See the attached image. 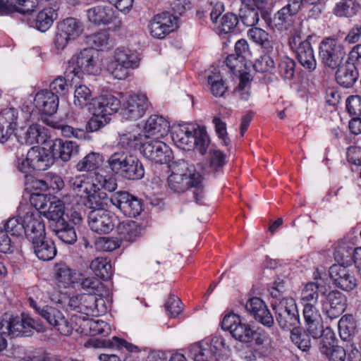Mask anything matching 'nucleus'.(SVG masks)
I'll list each match as a JSON object with an SVG mask.
<instances>
[{
  "label": "nucleus",
  "mask_w": 361,
  "mask_h": 361,
  "mask_svg": "<svg viewBox=\"0 0 361 361\" xmlns=\"http://www.w3.org/2000/svg\"><path fill=\"white\" fill-rule=\"evenodd\" d=\"M121 107V102L111 94L102 95L95 98L89 107L92 114L86 125L87 132H95L109 123L110 115L116 112Z\"/></svg>",
  "instance_id": "obj_1"
},
{
  "label": "nucleus",
  "mask_w": 361,
  "mask_h": 361,
  "mask_svg": "<svg viewBox=\"0 0 361 361\" xmlns=\"http://www.w3.org/2000/svg\"><path fill=\"white\" fill-rule=\"evenodd\" d=\"M171 138L179 148L190 150L194 147L202 155L205 154L210 144L205 130L193 126L175 128L171 132Z\"/></svg>",
  "instance_id": "obj_2"
},
{
  "label": "nucleus",
  "mask_w": 361,
  "mask_h": 361,
  "mask_svg": "<svg viewBox=\"0 0 361 361\" xmlns=\"http://www.w3.org/2000/svg\"><path fill=\"white\" fill-rule=\"evenodd\" d=\"M111 170L128 180H140L144 177L145 169L142 162L135 156L124 152H116L108 159Z\"/></svg>",
  "instance_id": "obj_3"
},
{
  "label": "nucleus",
  "mask_w": 361,
  "mask_h": 361,
  "mask_svg": "<svg viewBox=\"0 0 361 361\" xmlns=\"http://www.w3.org/2000/svg\"><path fill=\"white\" fill-rule=\"evenodd\" d=\"M33 329L39 331L42 329L40 324L27 314L20 316L5 313L0 319V334L4 336L12 338L18 336H29Z\"/></svg>",
  "instance_id": "obj_4"
},
{
  "label": "nucleus",
  "mask_w": 361,
  "mask_h": 361,
  "mask_svg": "<svg viewBox=\"0 0 361 361\" xmlns=\"http://www.w3.org/2000/svg\"><path fill=\"white\" fill-rule=\"evenodd\" d=\"M188 173H178L173 172L168 178L169 188L176 193H182L190 188H194L193 195L197 203L202 204L204 197L202 176L198 172L188 169Z\"/></svg>",
  "instance_id": "obj_5"
},
{
  "label": "nucleus",
  "mask_w": 361,
  "mask_h": 361,
  "mask_svg": "<svg viewBox=\"0 0 361 361\" xmlns=\"http://www.w3.org/2000/svg\"><path fill=\"white\" fill-rule=\"evenodd\" d=\"M84 31L83 23L75 18H66L57 23L53 39L54 48L63 51L71 41L77 39Z\"/></svg>",
  "instance_id": "obj_6"
},
{
  "label": "nucleus",
  "mask_w": 361,
  "mask_h": 361,
  "mask_svg": "<svg viewBox=\"0 0 361 361\" xmlns=\"http://www.w3.org/2000/svg\"><path fill=\"white\" fill-rule=\"evenodd\" d=\"M276 321L283 330L293 329L300 324L296 303L292 298H284L272 304Z\"/></svg>",
  "instance_id": "obj_7"
},
{
  "label": "nucleus",
  "mask_w": 361,
  "mask_h": 361,
  "mask_svg": "<svg viewBox=\"0 0 361 361\" xmlns=\"http://www.w3.org/2000/svg\"><path fill=\"white\" fill-rule=\"evenodd\" d=\"M87 220L90 230L101 235L111 233L118 223L117 216L106 209L91 210Z\"/></svg>",
  "instance_id": "obj_8"
},
{
  "label": "nucleus",
  "mask_w": 361,
  "mask_h": 361,
  "mask_svg": "<svg viewBox=\"0 0 361 361\" xmlns=\"http://www.w3.org/2000/svg\"><path fill=\"white\" fill-rule=\"evenodd\" d=\"M221 328L228 331L233 338L243 343L251 342L256 335L250 326L242 322L240 317L235 314L225 315L221 322Z\"/></svg>",
  "instance_id": "obj_9"
},
{
  "label": "nucleus",
  "mask_w": 361,
  "mask_h": 361,
  "mask_svg": "<svg viewBox=\"0 0 361 361\" xmlns=\"http://www.w3.org/2000/svg\"><path fill=\"white\" fill-rule=\"evenodd\" d=\"M104 303L102 298L98 299L93 294H80L74 295L69 299L68 306L70 308L80 314H74L72 317L78 316H94L99 314V303Z\"/></svg>",
  "instance_id": "obj_10"
},
{
  "label": "nucleus",
  "mask_w": 361,
  "mask_h": 361,
  "mask_svg": "<svg viewBox=\"0 0 361 361\" xmlns=\"http://www.w3.org/2000/svg\"><path fill=\"white\" fill-rule=\"evenodd\" d=\"M140 151L149 160L161 164H168L173 157L171 148L157 138L143 142Z\"/></svg>",
  "instance_id": "obj_11"
},
{
  "label": "nucleus",
  "mask_w": 361,
  "mask_h": 361,
  "mask_svg": "<svg viewBox=\"0 0 361 361\" xmlns=\"http://www.w3.org/2000/svg\"><path fill=\"white\" fill-rule=\"evenodd\" d=\"M110 201L125 216L136 217L142 210V201L128 192L119 191L111 195Z\"/></svg>",
  "instance_id": "obj_12"
},
{
  "label": "nucleus",
  "mask_w": 361,
  "mask_h": 361,
  "mask_svg": "<svg viewBox=\"0 0 361 361\" xmlns=\"http://www.w3.org/2000/svg\"><path fill=\"white\" fill-rule=\"evenodd\" d=\"M320 56L323 63L328 68H338L344 57L345 51L342 45L332 38H326L320 44Z\"/></svg>",
  "instance_id": "obj_13"
},
{
  "label": "nucleus",
  "mask_w": 361,
  "mask_h": 361,
  "mask_svg": "<svg viewBox=\"0 0 361 361\" xmlns=\"http://www.w3.org/2000/svg\"><path fill=\"white\" fill-rule=\"evenodd\" d=\"M149 106L145 94H131L123 102L121 114L126 120L136 121L142 118Z\"/></svg>",
  "instance_id": "obj_14"
},
{
  "label": "nucleus",
  "mask_w": 361,
  "mask_h": 361,
  "mask_svg": "<svg viewBox=\"0 0 361 361\" xmlns=\"http://www.w3.org/2000/svg\"><path fill=\"white\" fill-rule=\"evenodd\" d=\"M300 0H288V3L275 15L269 25L279 30L289 29L295 21L296 14L300 11Z\"/></svg>",
  "instance_id": "obj_15"
},
{
  "label": "nucleus",
  "mask_w": 361,
  "mask_h": 361,
  "mask_svg": "<svg viewBox=\"0 0 361 361\" xmlns=\"http://www.w3.org/2000/svg\"><path fill=\"white\" fill-rule=\"evenodd\" d=\"M74 329L76 331L90 336H107L110 333L109 325L101 319L94 320L88 317H72Z\"/></svg>",
  "instance_id": "obj_16"
},
{
  "label": "nucleus",
  "mask_w": 361,
  "mask_h": 361,
  "mask_svg": "<svg viewBox=\"0 0 361 361\" xmlns=\"http://www.w3.org/2000/svg\"><path fill=\"white\" fill-rule=\"evenodd\" d=\"M39 315L62 335L69 336L74 329L73 320L68 322L63 313L54 307L44 306L39 312Z\"/></svg>",
  "instance_id": "obj_17"
},
{
  "label": "nucleus",
  "mask_w": 361,
  "mask_h": 361,
  "mask_svg": "<svg viewBox=\"0 0 361 361\" xmlns=\"http://www.w3.org/2000/svg\"><path fill=\"white\" fill-rule=\"evenodd\" d=\"M176 25V18L166 12L154 16L150 20L149 29L153 37L163 39L175 30Z\"/></svg>",
  "instance_id": "obj_18"
},
{
  "label": "nucleus",
  "mask_w": 361,
  "mask_h": 361,
  "mask_svg": "<svg viewBox=\"0 0 361 361\" xmlns=\"http://www.w3.org/2000/svg\"><path fill=\"white\" fill-rule=\"evenodd\" d=\"M329 276L337 287L350 291L357 286V279L347 267L342 264H333L329 270Z\"/></svg>",
  "instance_id": "obj_19"
},
{
  "label": "nucleus",
  "mask_w": 361,
  "mask_h": 361,
  "mask_svg": "<svg viewBox=\"0 0 361 361\" xmlns=\"http://www.w3.org/2000/svg\"><path fill=\"white\" fill-rule=\"evenodd\" d=\"M102 64V55L96 50L84 48L74 54L68 60L70 68L99 67Z\"/></svg>",
  "instance_id": "obj_20"
},
{
  "label": "nucleus",
  "mask_w": 361,
  "mask_h": 361,
  "mask_svg": "<svg viewBox=\"0 0 361 361\" xmlns=\"http://www.w3.org/2000/svg\"><path fill=\"white\" fill-rule=\"evenodd\" d=\"M346 306L345 296L338 290L330 291L322 302V311L330 319L338 318Z\"/></svg>",
  "instance_id": "obj_21"
},
{
  "label": "nucleus",
  "mask_w": 361,
  "mask_h": 361,
  "mask_svg": "<svg viewBox=\"0 0 361 361\" xmlns=\"http://www.w3.org/2000/svg\"><path fill=\"white\" fill-rule=\"evenodd\" d=\"M317 305H308L303 306V317L307 333L314 338L318 339L322 336L324 331L322 319Z\"/></svg>",
  "instance_id": "obj_22"
},
{
  "label": "nucleus",
  "mask_w": 361,
  "mask_h": 361,
  "mask_svg": "<svg viewBox=\"0 0 361 361\" xmlns=\"http://www.w3.org/2000/svg\"><path fill=\"white\" fill-rule=\"evenodd\" d=\"M311 38L312 36L309 35L306 39L301 41L300 35L295 34L290 41V45L297 48L298 62L306 68H315L316 66L313 49L310 42Z\"/></svg>",
  "instance_id": "obj_23"
},
{
  "label": "nucleus",
  "mask_w": 361,
  "mask_h": 361,
  "mask_svg": "<svg viewBox=\"0 0 361 361\" xmlns=\"http://www.w3.org/2000/svg\"><path fill=\"white\" fill-rule=\"evenodd\" d=\"M24 235L31 243L46 235L44 223L37 212H27L24 215Z\"/></svg>",
  "instance_id": "obj_24"
},
{
  "label": "nucleus",
  "mask_w": 361,
  "mask_h": 361,
  "mask_svg": "<svg viewBox=\"0 0 361 361\" xmlns=\"http://www.w3.org/2000/svg\"><path fill=\"white\" fill-rule=\"evenodd\" d=\"M245 310L256 321L264 326L271 327L274 323V317L264 301L258 297L250 298L245 304Z\"/></svg>",
  "instance_id": "obj_25"
},
{
  "label": "nucleus",
  "mask_w": 361,
  "mask_h": 361,
  "mask_svg": "<svg viewBox=\"0 0 361 361\" xmlns=\"http://www.w3.org/2000/svg\"><path fill=\"white\" fill-rule=\"evenodd\" d=\"M34 105L43 114L51 116L57 111L59 97L49 90H42L36 93Z\"/></svg>",
  "instance_id": "obj_26"
},
{
  "label": "nucleus",
  "mask_w": 361,
  "mask_h": 361,
  "mask_svg": "<svg viewBox=\"0 0 361 361\" xmlns=\"http://www.w3.org/2000/svg\"><path fill=\"white\" fill-rule=\"evenodd\" d=\"M80 146L75 142L63 141L61 139L55 140L51 147L52 157L63 161H68L78 156Z\"/></svg>",
  "instance_id": "obj_27"
},
{
  "label": "nucleus",
  "mask_w": 361,
  "mask_h": 361,
  "mask_svg": "<svg viewBox=\"0 0 361 361\" xmlns=\"http://www.w3.org/2000/svg\"><path fill=\"white\" fill-rule=\"evenodd\" d=\"M169 121L161 116L152 115L146 121L144 126V133L146 137L157 136V138L163 137L169 131Z\"/></svg>",
  "instance_id": "obj_28"
},
{
  "label": "nucleus",
  "mask_w": 361,
  "mask_h": 361,
  "mask_svg": "<svg viewBox=\"0 0 361 361\" xmlns=\"http://www.w3.org/2000/svg\"><path fill=\"white\" fill-rule=\"evenodd\" d=\"M87 16L89 21L95 25H108L116 18V12L110 6L99 5L89 8Z\"/></svg>",
  "instance_id": "obj_29"
},
{
  "label": "nucleus",
  "mask_w": 361,
  "mask_h": 361,
  "mask_svg": "<svg viewBox=\"0 0 361 361\" xmlns=\"http://www.w3.org/2000/svg\"><path fill=\"white\" fill-rule=\"evenodd\" d=\"M85 347H92L94 348H116L118 350H122L126 349L127 351L130 353H137L139 352V348L137 346L134 345L132 343H128L124 339L119 338L116 336H114L112 339H97L92 338L90 339L87 342H86Z\"/></svg>",
  "instance_id": "obj_30"
},
{
  "label": "nucleus",
  "mask_w": 361,
  "mask_h": 361,
  "mask_svg": "<svg viewBox=\"0 0 361 361\" xmlns=\"http://www.w3.org/2000/svg\"><path fill=\"white\" fill-rule=\"evenodd\" d=\"M54 276L58 286L65 288L80 281V274L65 263L56 264Z\"/></svg>",
  "instance_id": "obj_31"
},
{
  "label": "nucleus",
  "mask_w": 361,
  "mask_h": 361,
  "mask_svg": "<svg viewBox=\"0 0 361 361\" xmlns=\"http://www.w3.org/2000/svg\"><path fill=\"white\" fill-rule=\"evenodd\" d=\"M50 228L59 240L66 244L72 245L77 240V235L74 227L64 219L50 223Z\"/></svg>",
  "instance_id": "obj_32"
},
{
  "label": "nucleus",
  "mask_w": 361,
  "mask_h": 361,
  "mask_svg": "<svg viewBox=\"0 0 361 361\" xmlns=\"http://www.w3.org/2000/svg\"><path fill=\"white\" fill-rule=\"evenodd\" d=\"M114 58L116 66L121 68H137L140 65L139 54L128 48H117Z\"/></svg>",
  "instance_id": "obj_33"
},
{
  "label": "nucleus",
  "mask_w": 361,
  "mask_h": 361,
  "mask_svg": "<svg viewBox=\"0 0 361 361\" xmlns=\"http://www.w3.org/2000/svg\"><path fill=\"white\" fill-rule=\"evenodd\" d=\"M32 247L35 255L42 261L51 260L57 252L54 241L46 235L32 242Z\"/></svg>",
  "instance_id": "obj_34"
},
{
  "label": "nucleus",
  "mask_w": 361,
  "mask_h": 361,
  "mask_svg": "<svg viewBox=\"0 0 361 361\" xmlns=\"http://www.w3.org/2000/svg\"><path fill=\"white\" fill-rule=\"evenodd\" d=\"M26 156L34 171H45L51 164L50 158L44 148L32 147L28 150Z\"/></svg>",
  "instance_id": "obj_35"
},
{
  "label": "nucleus",
  "mask_w": 361,
  "mask_h": 361,
  "mask_svg": "<svg viewBox=\"0 0 361 361\" xmlns=\"http://www.w3.org/2000/svg\"><path fill=\"white\" fill-rule=\"evenodd\" d=\"M35 8V0H0V13L8 14L13 11L29 13Z\"/></svg>",
  "instance_id": "obj_36"
},
{
  "label": "nucleus",
  "mask_w": 361,
  "mask_h": 361,
  "mask_svg": "<svg viewBox=\"0 0 361 361\" xmlns=\"http://www.w3.org/2000/svg\"><path fill=\"white\" fill-rule=\"evenodd\" d=\"M339 335L342 340L353 343L357 333V324L352 315H345L338 322Z\"/></svg>",
  "instance_id": "obj_37"
},
{
  "label": "nucleus",
  "mask_w": 361,
  "mask_h": 361,
  "mask_svg": "<svg viewBox=\"0 0 361 361\" xmlns=\"http://www.w3.org/2000/svg\"><path fill=\"white\" fill-rule=\"evenodd\" d=\"M117 233L121 240L133 242L140 235V227L133 221H123L117 226Z\"/></svg>",
  "instance_id": "obj_38"
},
{
  "label": "nucleus",
  "mask_w": 361,
  "mask_h": 361,
  "mask_svg": "<svg viewBox=\"0 0 361 361\" xmlns=\"http://www.w3.org/2000/svg\"><path fill=\"white\" fill-rule=\"evenodd\" d=\"M58 18L57 9L53 7L44 8L36 16L35 27L44 32L48 30Z\"/></svg>",
  "instance_id": "obj_39"
},
{
  "label": "nucleus",
  "mask_w": 361,
  "mask_h": 361,
  "mask_svg": "<svg viewBox=\"0 0 361 361\" xmlns=\"http://www.w3.org/2000/svg\"><path fill=\"white\" fill-rule=\"evenodd\" d=\"M90 268L97 277L104 281H107L112 275L110 260L106 257L95 258L91 262Z\"/></svg>",
  "instance_id": "obj_40"
},
{
  "label": "nucleus",
  "mask_w": 361,
  "mask_h": 361,
  "mask_svg": "<svg viewBox=\"0 0 361 361\" xmlns=\"http://www.w3.org/2000/svg\"><path fill=\"white\" fill-rule=\"evenodd\" d=\"M104 161L102 154L97 152H90L80 160L75 166L78 171H92L99 169Z\"/></svg>",
  "instance_id": "obj_41"
},
{
  "label": "nucleus",
  "mask_w": 361,
  "mask_h": 361,
  "mask_svg": "<svg viewBox=\"0 0 361 361\" xmlns=\"http://www.w3.org/2000/svg\"><path fill=\"white\" fill-rule=\"evenodd\" d=\"M239 73L240 82L238 86L234 89L233 94L240 100L246 102L251 95L250 88L252 76L250 73L246 71H239Z\"/></svg>",
  "instance_id": "obj_42"
},
{
  "label": "nucleus",
  "mask_w": 361,
  "mask_h": 361,
  "mask_svg": "<svg viewBox=\"0 0 361 361\" xmlns=\"http://www.w3.org/2000/svg\"><path fill=\"white\" fill-rule=\"evenodd\" d=\"M85 44L90 46V49L96 51H103L109 47V35L107 31L102 30L97 32L87 35L85 37Z\"/></svg>",
  "instance_id": "obj_43"
},
{
  "label": "nucleus",
  "mask_w": 361,
  "mask_h": 361,
  "mask_svg": "<svg viewBox=\"0 0 361 361\" xmlns=\"http://www.w3.org/2000/svg\"><path fill=\"white\" fill-rule=\"evenodd\" d=\"M45 212H42L46 218L50 220V223L57 221L59 219H64V206L63 202L56 197H51L49 202L47 204Z\"/></svg>",
  "instance_id": "obj_44"
},
{
  "label": "nucleus",
  "mask_w": 361,
  "mask_h": 361,
  "mask_svg": "<svg viewBox=\"0 0 361 361\" xmlns=\"http://www.w3.org/2000/svg\"><path fill=\"white\" fill-rule=\"evenodd\" d=\"M259 7L243 5L239 9V18L247 27H253L259 20Z\"/></svg>",
  "instance_id": "obj_45"
},
{
  "label": "nucleus",
  "mask_w": 361,
  "mask_h": 361,
  "mask_svg": "<svg viewBox=\"0 0 361 361\" xmlns=\"http://www.w3.org/2000/svg\"><path fill=\"white\" fill-rule=\"evenodd\" d=\"M83 204L92 210L104 209V207L107 205L108 195L106 192H84Z\"/></svg>",
  "instance_id": "obj_46"
},
{
  "label": "nucleus",
  "mask_w": 361,
  "mask_h": 361,
  "mask_svg": "<svg viewBox=\"0 0 361 361\" xmlns=\"http://www.w3.org/2000/svg\"><path fill=\"white\" fill-rule=\"evenodd\" d=\"M321 287L319 284L314 282L307 283L301 292L302 305H317Z\"/></svg>",
  "instance_id": "obj_47"
},
{
  "label": "nucleus",
  "mask_w": 361,
  "mask_h": 361,
  "mask_svg": "<svg viewBox=\"0 0 361 361\" xmlns=\"http://www.w3.org/2000/svg\"><path fill=\"white\" fill-rule=\"evenodd\" d=\"M353 250L354 246L350 242H339L334 250V259L338 262L350 263Z\"/></svg>",
  "instance_id": "obj_48"
},
{
  "label": "nucleus",
  "mask_w": 361,
  "mask_h": 361,
  "mask_svg": "<svg viewBox=\"0 0 361 361\" xmlns=\"http://www.w3.org/2000/svg\"><path fill=\"white\" fill-rule=\"evenodd\" d=\"M247 36L262 48L267 50L272 49V42L269 39V33L265 30L253 26L247 31Z\"/></svg>",
  "instance_id": "obj_49"
},
{
  "label": "nucleus",
  "mask_w": 361,
  "mask_h": 361,
  "mask_svg": "<svg viewBox=\"0 0 361 361\" xmlns=\"http://www.w3.org/2000/svg\"><path fill=\"white\" fill-rule=\"evenodd\" d=\"M358 78L357 69H337L336 73L337 82L345 88L352 87Z\"/></svg>",
  "instance_id": "obj_50"
},
{
  "label": "nucleus",
  "mask_w": 361,
  "mask_h": 361,
  "mask_svg": "<svg viewBox=\"0 0 361 361\" xmlns=\"http://www.w3.org/2000/svg\"><path fill=\"white\" fill-rule=\"evenodd\" d=\"M360 10V4L355 0H342L336 5L335 13L339 17H352Z\"/></svg>",
  "instance_id": "obj_51"
},
{
  "label": "nucleus",
  "mask_w": 361,
  "mask_h": 361,
  "mask_svg": "<svg viewBox=\"0 0 361 361\" xmlns=\"http://www.w3.org/2000/svg\"><path fill=\"white\" fill-rule=\"evenodd\" d=\"M43 130L44 128L38 124L29 126L24 134L25 142L29 145L43 143L45 141Z\"/></svg>",
  "instance_id": "obj_52"
},
{
  "label": "nucleus",
  "mask_w": 361,
  "mask_h": 361,
  "mask_svg": "<svg viewBox=\"0 0 361 361\" xmlns=\"http://www.w3.org/2000/svg\"><path fill=\"white\" fill-rule=\"evenodd\" d=\"M300 11L309 18H317L321 15L324 6L318 0H300Z\"/></svg>",
  "instance_id": "obj_53"
},
{
  "label": "nucleus",
  "mask_w": 361,
  "mask_h": 361,
  "mask_svg": "<svg viewBox=\"0 0 361 361\" xmlns=\"http://www.w3.org/2000/svg\"><path fill=\"white\" fill-rule=\"evenodd\" d=\"M94 99H92V92L87 86L80 85L75 89L73 103L80 109H82L88 104L91 107V103Z\"/></svg>",
  "instance_id": "obj_54"
},
{
  "label": "nucleus",
  "mask_w": 361,
  "mask_h": 361,
  "mask_svg": "<svg viewBox=\"0 0 361 361\" xmlns=\"http://www.w3.org/2000/svg\"><path fill=\"white\" fill-rule=\"evenodd\" d=\"M190 350L194 361L214 360V355L212 354L208 343H196L191 347Z\"/></svg>",
  "instance_id": "obj_55"
},
{
  "label": "nucleus",
  "mask_w": 361,
  "mask_h": 361,
  "mask_svg": "<svg viewBox=\"0 0 361 361\" xmlns=\"http://www.w3.org/2000/svg\"><path fill=\"white\" fill-rule=\"evenodd\" d=\"M2 227L13 236H22L25 233L24 216L10 218Z\"/></svg>",
  "instance_id": "obj_56"
},
{
  "label": "nucleus",
  "mask_w": 361,
  "mask_h": 361,
  "mask_svg": "<svg viewBox=\"0 0 361 361\" xmlns=\"http://www.w3.org/2000/svg\"><path fill=\"white\" fill-rule=\"evenodd\" d=\"M208 162L213 171H218L226 164V156L219 149H211L209 152Z\"/></svg>",
  "instance_id": "obj_57"
},
{
  "label": "nucleus",
  "mask_w": 361,
  "mask_h": 361,
  "mask_svg": "<svg viewBox=\"0 0 361 361\" xmlns=\"http://www.w3.org/2000/svg\"><path fill=\"white\" fill-rule=\"evenodd\" d=\"M238 22V17L235 14L227 13L221 18L219 30L224 33L232 32L235 30Z\"/></svg>",
  "instance_id": "obj_58"
},
{
  "label": "nucleus",
  "mask_w": 361,
  "mask_h": 361,
  "mask_svg": "<svg viewBox=\"0 0 361 361\" xmlns=\"http://www.w3.org/2000/svg\"><path fill=\"white\" fill-rule=\"evenodd\" d=\"M94 245L99 251L111 252L120 247V242L114 238L100 237L95 240Z\"/></svg>",
  "instance_id": "obj_59"
},
{
  "label": "nucleus",
  "mask_w": 361,
  "mask_h": 361,
  "mask_svg": "<svg viewBox=\"0 0 361 361\" xmlns=\"http://www.w3.org/2000/svg\"><path fill=\"white\" fill-rule=\"evenodd\" d=\"M208 345L212 351V354L214 355V361H218V357L226 353L228 346H226L225 339L221 336L213 337Z\"/></svg>",
  "instance_id": "obj_60"
},
{
  "label": "nucleus",
  "mask_w": 361,
  "mask_h": 361,
  "mask_svg": "<svg viewBox=\"0 0 361 361\" xmlns=\"http://www.w3.org/2000/svg\"><path fill=\"white\" fill-rule=\"evenodd\" d=\"M80 285L82 289L88 292L87 294H93L97 296L102 292L103 284L94 277H87L82 279Z\"/></svg>",
  "instance_id": "obj_61"
},
{
  "label": "nucleus",
  "mask_w": 361,
  "mask_h": 361,
  "mask_svg": "<svg viewBox=\"0 0 361 361\" xmlns=\"http://www.w3.org/2000/svg\"><path fill=\"white\" fill-rule=\"evenodd\" d=\"M54 128L60 130L62 135L67 137H74L78 139H82L85 137V133L80 128H73L71 126L55 123L52 126Z\"/></svg>",
  "instance_id": "obj_62"
},
{
  "label": "nucleus",
  "mask_w": 361,
  "mask_h": 361,
  "mask_svg": "<svg viewBox=\"0 0 361 361\" xmlns=\"http://www.w3.org/2000/svg\"><path fill=\"white\" fill-rule=\"evenodd\" d=\"M18 116L17 109L14 108L5 109L0 113V123L9 125L15 130L17 126Z\"/></svg>",
  "instance_id": "obj_63"
},
{
  "label": "nucleus",
  "mask_w": 361,
  "mask_h": 361,
  "mask_svg": "<svg viewBox=\"0 0 361 361\" xmlns=\"http://www.w3.org/2000/svg\"><path fill=\"white\" fill-rule=\"evenodd\" d=\"M346 108L351 116L361 115V96L351 95L346 99Z\"/></svg>",
  "instance_id": "obj_64"
}]
</instances>
